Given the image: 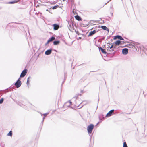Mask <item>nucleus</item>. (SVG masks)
Masks as SVG:
<instances>
[{
  "instance_id": "obj_9",
  "label": "nucleus",
  "mask_w": 147,
  "mask_h": 147,
  "mask_svg": "<svg viewBox=\"0 0 147 147\" xmlns=\"http://www.w3.org/2000/svg\"><path fill=\"white\" fill-rule=\"evenodd\" d=\"M101 28L103 30H106L108 32H109V29L106 26H101Z\"/></svg>"
},
{
  "instance_id": "obj_19",
  "label": "nucleus",
  "mask_w": 147,
  "mask_h": 147,
  "mask_svg": "<svg viewBox=\"0 0 147 147\" xmlns=\"http://www.w3.org/2000/svg\"><path fill=\"white\" fill-rule=\"evenodd\" d=\"M59 7V6L58 5H55L54 6H53L52 7V9H55L57 8H58Z\"/></svg>"
},
{
  "instance_id": "obj_23",
  "label": "nucleus",
  "mask_w": 147,
  "mask_h": 147,
  "mask_svg": "<svg viewBox=\"0 0 147 147\" xmlns=\"http://www.w3.org/2000/svg\"><path fill=\"white\" fill-rule=\"evenodd\" d=\"M117 36H118V35H117L116 36H114V38H113V39L116 40V39H117Z\"/></svg>"
},
{
  "instance_id": "obj_18",
  "label": "nucleus",
  "mask_w": 147,
  "mask_h": 147,
  "mask_svg": "<svg viewBox=\"0 0 147 147\" xmlns=\"http://www.w3.org/2000/svg\"><path fill=\"white\" fill-rule=\"evenodd\" d=\"M12 135V132L10 131L7 134V135L9 136H11Z\"/></svg>"
},
{
  "instance_id": "obj_29",
  "label": "nucleus",
  "mask_w": 147,
  "mask_h": 147,
  "mask_svg": "<svg viewBox=\"0 0 147 147\" xmlns=\"http://www.w3.org/2000/svg\"><path fill=\"white\" fill-rule=\"evenodd\" d=\"M31 78V77L30 76H29V77L28 78L27 80H29V79H30Z\"/></svg>"
},
{
  "instance_id": "obj_33",
  "label": "nucleus",
  "mask_w": 147,
  "mask_h": 147,
  "mask_svg": "<svg viewBox=\"0 0 147 147\" xmlns=\"http://www.w3.org/2000/svg\"><path fill=\"white\" fill-rule=\"evenodd\" d=\"M46 11H48V9H47L46 10Z\"/></svg>"
},
{
  "instance_id": "obj_13",
  "label": "nucleus",
  "mask_w": 147,
  "mask_h": 147,
  "mask_svg": "<svg viewBox=\"0 0 147 147\" xmlns=\"http://www.w3.org/2000/svg\"><path fill=\"white\" fill-rule=\"evenodd\" d=\"M41 113L42 116V115H44V117L43 118V120H42V122H43L44 121V120L46 116L49 113H44L43 114H41V113Z\"/></svg>"
},
{
  "instance_id": "obj_6",
  "label": "nucleus",
  "mask_w": 147,
  "mask_h": 147,
  "mask_svg": "<svg viewBox=\"0 0 147 147\" xmlns=\"http://www.w3.org/2000/svg\"><path fill=\"white\" fill-rule=\"evenodd\" d=\"M53 26V29L55 30H57L59 27V25L57 24H54Z\"/></svg>"
},
{
  "instance_id": "obj_3",
  "label": "nucleus",
  "mask_w": 147,
  "mask_h": 147,
  "mask_svg": "<svg viewBox=\"0 0 147 147\" xmlns=\"http://www.w3.org/2000/svg\"><path fill=\"white\" fill-rule=\"evenodd\" d=\"M114 110L112 109L109 111L108 113L106 114V116L107 117L111 116L114 113Z\"/></svg>"
},
{
  "instance_id": "obj_21",
  "label": "nucleus",
  "mask_w": 147,
  "mask_h": 147,
  "mask_svg": "<svg viewBox=\"0 0 147 147\" xmlns=\"http://www.w3.org/2000/svg\"><path fill=\"white\" fill-rule=\"evenodd\" d=\"M123 147H128L126 142H124L123 143Z\"/></svg>"
},
{
  "instance_id": "obj_16",
  "label": "nucleus",
  "mask_w": 147,
  "mask_h": 147,
  "mask_svg": "<svg viewBox=\"0 0 147 147\" xmlns=\"http://www.w3.org/2000/svg\"><path fill=\"white\" fill-rule=\"evenodd\" d=\"M108 51H110L111 53H113L114 54H115V52L117 51L116 50L114 51V50L113 49L108 50Z\"/></svg>"
},
{
  "instance_id": "obj_30",
  "label": "nucleus",
  "mask_w": 147,
  "mask_h": 147,
  "mask_svg": "<svg viewBox=\"0 0 147 147\" xmlns=\"http://www.w3.org/2000/svg\"><path fill=\"white\" fill-rule=\"evenodd\" d=\"M99 101V97H98V104Z\"/></svg>"
},
{
  "instance_id": "obj_8",
  "label": "nucleus",
  "mask_w": 147,
  "mask_h": 147,
  "mask_svg": "<svg viewBox=\"0 0 147 147\" xmlns=\"http://www.w3.org/2000/svg\"><path fill=\"white\" fill-rule=\"evenodd\" d=\"M97 31L95 30H94L93 31H91L89 32V35H88V36H91L94 34H95Z\"/></svg>"
},
{
  "instance_id": "obj_26",
  "label": "nucleus",
  "mask_w": 147,
  "mask_h": 147,
  "mask_svg": "<svg viewBox=\"0 0 147 147\" xmlns=\"http://www.w3.org/2000/svg\"><path fill=\"white\" fill-rule=\"evenodd\" d=\"M113 48V45H112L109 48L110 49H112Z\"/></svg>"
},
{
  "instance_id": "obj_31",
  "label": "nucleus",
  "mask_w": 147,
  "mask_h": 147,
  "mask_svg": "<svg viewBox=\"0 0 147 147\" xmlns=\"http://www.w3.org/2000/svg\"><path fill=\"white\" fill-rule=\"evenodd\" d=\"M115 46H113V49H115Z\"/></svg>"
},
{
  "instance_id": "obj_7",
  "label": "nucleus",
  "mask_w": 147,
  "mask_h": 147,
  "mask_svg": "<svg viewBox=\"0 0 147 147\" xmlns=\"http://www.w3.org/2000/svg\"><path fill=\"white\" fill-rule=\"evenodd\" d=\"M52 49H50L46 51L45 52V54L46 55H49L52 52Z\"/></svg>"
},
{
  "instance_id": "obj_28",
  "label": "nucleus",
  "mask_w": 147,
  "mask_h": 147,
  "mask_svg": "<svg viewBox=\"0 0 147 147\" xmlns=\"http://www.w3.org/2000/svg\"><path fill=\"white\" fill-rule=\"evenodd\" d=\"M94 20H91L90 21V22L91 23V24H92L93 23H92V22H94Z\"/></svg>"
},
{
  "instance_id": "obj_32",
  "label": "nucleus",
  "mask_w": 147,
  "mask_h": 147,
  "mask_svg": "<svg viewBox=\"0 0 147 147\" xmlns=\"http://www.w3.org/2000/svg\"><path fill=\"white\" fill-rule=\"evenodd\" d=\"M109 47H110V46H108V47H107V48H109Z\"/></svg>"
},
{
  "instance_id": "obj_17",
  "label": "nucleus",
  "mask_w": 147,
  "mask_h": 147,
  "mask_svg": "<svg viewBox=\"0 0 147 147\" xmlns=\"http://www.w3.org/2000/svg\"><path fill=\"white\" fill-rule=\"evenodd\" d=\"M117 39L120 40H124V39L122 37V36L120 35H118Z\"/></svg>"
},
{
  "instance_id": "obj_27",
  "label": "nucleus",
  "mask_w": 147,
  "mask_h": 147,
  "mask_svg": "<svg viewBox=\"0 0 147 147\" xmlns=\"http://www.w3.org/2000/svg\"><path fill=\"white\" fill-rule=\"evenodd\" d=\"M17 81L18 82H20V78H19L18 80Z\"/></svg>"
},
{
  "instance_id": "obj_5",
  "label": "nucleus",
  "mask_w": 147,
  "mask_h": 147,
  "mask_svg": "<svg viewBox=\"0 0 147 147\" xmlns=\"http://www.w3.org/2000/svg\"><path fill=\"white\" fill-rule=\"evenodd\" d=\"M122 54L124 55H126L128 53V49L127 48H124L122 50Z\"/></svg>"
},
{
  "instance_id": "obj_35",
  "label": "nucleus",
  "mask_w": 147,
  "mask_h": 147,
  "mask_svg": "<svg viewBox=\"0 0 147 147\" xmlns=\"http://www.w3.org/2000/svg\"><path fill=\"white\" fill-rule=\"evenodd\" d=\"M79 38L81 39V37H79Z\"/></svg>"
},
{
  "instance_id": "obj_25",
  "label": "nucleus",
  "mask_w": 147,
  "mask_h": 147,
  "mask_svg": "<svg viewBox=\"0 0 147 147\" xmlns=\"http://www.w3.org/2000/svg\"><path fill=\"white\" fill-rule=\"evenodd\" d=\"M49 42H50L48 40L47 43L45 44V45L46 46Z\"/></svg>"
},
{
  "instance_id": "obj_34",
  "label": "nucleus",
  "mask_w": 147,
  "mask_h": 147,
  "mask_svg": "<svg viewBox=\"0 0 147 147\" xmlns=\"http://www.w3.org/2000/svg\"><path fill=\"white\" fill-rule=\"evenodd\" d=\"M80 95V96L81 95L80 94H78V95Z\"/></svg>"
},
{
  "instance_id": "obj_1",
  "label": "nucleus",
  "mask_w": 147,
  "mask_h": 147,
  "mask_svg": "<svg viewBox=\"0 0 147 147\" xmlns=\"http://www.w3.org/2000/svg\"><path fill=\"white\" fill-rule=\"evenodd\" d=\"M94 125L93 124H90L88 125L87 127L88 133L89 134H91L93 129Z\"/></svg>"
},
{
  "instance_id": "obj_11",
  "label": "nucleus",
  "mask_w": 147,
  "mask_h": 147,
  "mask_svg": "<svg viewBox=\"0 0 147 147\" xmlns=\"http://www.w3.org/2000/svg\"><path fill=\"white\" fill-rule=\"evenodd\" d=\"M75 18L78 21H80L81 20V18L78 15L75 16Z\"/></svg>"
},
{
  "instance_id": "obj_4",
  "label": "nucleus",
  "mask_w": 147,
  "mask_h": 147,
  "mask_svg": "<svg viewBox=\"0 0 147 147\" xmlns=\"http://www.w3.org/2000/svg\"><path fill=\"white\" fill-rule=\"evenodd\" d=\"M21 84L22 83L21 81H16L14 85L17 88H18L21 86Z\"/></svg>"
},
{
  "instance_id": "obj_12",
  "label": "nucleus",
  "mask_w": 147,
  "mask_h": 147,
  "mask_svg": "<svg viewBox=\"0 0 147 147\" xmlns=\"http://www.w3.org/2000/svg\"><path fill=\"white\" fill-rule=\"evenodd\" d=\"M121 41L119 40H117L115 42V45H120L121 43Z\"/></svg>"
},
{
  "instance_id": "obj_20",
  "label": "nucleus",
  "mask_w": 147,
  "mask_h": 147,
  "mask_svg": "<svg viewBox=\"0 0 147 147\" xmlns=\"http://www.w3.org/2000/svg\"><path fill=\"white\" fill-rule=\"evenodd\" d=\"M69 103V104L67 106L69 107L70 106V105L72 104V102L70 101H69V102H67L66 104H67Z\"/></svg>"
},
{
  "instance_id": "obj_2",
  "label": "nucleus",
  "mask_w": 147,
  "mask_h": 147,
  "mask_svg": "<svg viewBox=\"0 0 147 147\" xmlns=\"http://www.w3.org/2000/svg\"><path fill=\"white\" fill-rule=\"evenodd\" d=\"M27 70L26 69H25L23 70L20 74V77L23 78L27 74Z\"/></svg>"
},
{
  "instance_id": "obj_36",
  "label": "nucleus",
  "mask_w": 147,
  "mask_h": 147,
  "mask_svg": "<svg viewBox=\"0 0 147 147\" xmlns=\"http://www.w3.org/2000/svg\"><path fill=\"white\" fill-rule=\"evenodd\" d=\"M63 82H63L62 83V84H63Z\"/></svg>"
},
{
  "instance_id": "obj_22",
  "label": "nucleus",
  "mask_w": 147,
  "mask_h": 147,
  "mask_svg": "<svg viewBox=\"0 0 147 147\" xmlns=\"http://www.w3.org/2000/svg\"><path fill=\"white\" fill-rule=\"evenodd\" d=\"M4 101V99L3 98H2L0 100V104H1L3 102V101Z\"/></svg>"
},
{
  "instance_id": "obj_14",
  "label": "nucleus",
  "mask_w": 147,
  "mask_h": 147,
  "mask_svg": "<svg viewBox=\"0 0 147 147\" xmlns=\"http://www.w3.org/2000/svg\"><path fill=\"white\" fill-rule=\"evenodd\" d=\"M53 42L54 45H57L59 43L60 41L59 40L55 41Z\"/></svg>"
},
{
  "instance_id": "obj_10",
  "label": "nucleus",
  "mask_w": 147,
  "mask_h": 147,
  "mask_svg": "<svg viewBox=\"0 0 147 147\" xmlns=\"http://www.w3.org/2000/svg\"><path fill=\"white\" fill-rule=\"evenodd\" d=\"M99 49L100 50L102 53L103 54H106L107 53V52L105 51V49H103L100 47H99Z\"/></svg>"
},
{
  "instance_id": "obj_15",
  "label": "nucleus",
  "mask_w": 147,
  "mask_h": 147,
  "mask_svg": "<svg viewBox=\"0 0 147 147\" xmlns=\"http://www.w3.org/2000/svg\"><path fill=\"white\" fill-rule=\"evenodd\" d=\"M55 39V37L54 36H52L50 38H49L48 40L50 42L54 40Z\"/></svg>"
},
{
  "instance_id": "obj_24",
  "label": "nucleus",
  "mask_w": 147,
  "mask_h": 147,
  "mask_svg": "<svg viewBox=\"0 0 147 147\" xmlns=\"http://www.w3.org/2000/svg\"><path fill=\"white\" fill-rule=\"evenodd\" d=\"M30 82L29 81V80H27V85L28 86V84H29V82Z\"/></svg>"
}]
</instances>
